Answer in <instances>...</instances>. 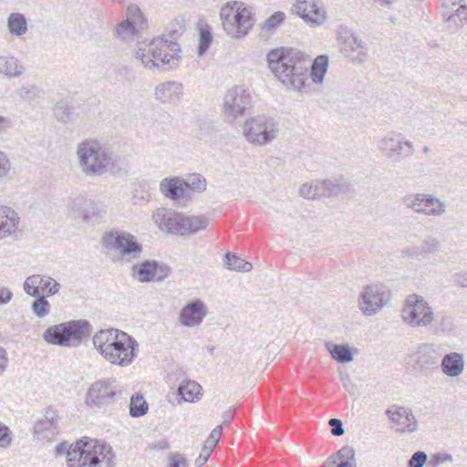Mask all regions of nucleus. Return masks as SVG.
I'll use <instances>...</instances> for the list:
<instances>
[{"label": "nucleus", "mask_w": 467, "mask_h": 467, "mask_svg": "<svg viewBox=\"0 0 467 467\" xmlns=\"http://www.w3.org/2000/svg\"><path fill=\"white\" fill-rule=\"evenodd\" d=\"M266 62L275 78L287 89L307 92L310 57L291 47H281L270 50Z\"/></svg>", "instance_id": "f257e3e1"}, {"label": "nucleus", "mask_w": 467, "mask_h": 467, "mask_svg": "<svg viewBox=\"0 0 467 467\" xmlns=\"http://www.w3.org/2000/svg\"><path fill=\"white\" fill-rule=\"evenodd\" d=\"M92 342L98 352L111 365L126 368L137 357L136 339L119 329H101L93 336Z\"/></svg>", "instance_id": "f03ea898"}, {"label": "nucleus", "mask_w": 467, "mask_h": 467, "mask_svg": "<svg viewBox=\"0 0 467 467\" xmlns=\"http://www.w3.org/2000/svg\"><path fill=\"white\" fill-rule=\"evenodd\" d=\"M57 454H67L68 467H114L112 448L96 440H79L67 447L60 443Z\"/></svg>", "instance_id": "7ed1b4c3"}, {"label": "nucleus", "mask_w": 467, "mask_h": 467, "mask_svg": "<svg viewBox=\"0 0 467 467\" xmlns=\"http://www.w3.org/2000/svg\"><path fill=\"white\" fill-rule=\"evenodd\" d=\"M76 155L78 168L88 177L106 174L115 163L113 151L99 140L85 139L77 144Z\"/></svg>", "instance_id": "20e7f679"}, {"label": "nucleus", "mask_w": 467, "mask_h": 467, "mask_svg": "<svg viewBox=\"0 0 467 467\" xmlns=\"http://www.w3.org/2000/svg\"><path fill=\"white\" fill-rule=\"evenodd\" d=\"M180 52V47L176 42L157 37L150 43H140L136 51V58L150 69L163 66L171 68L178 65Z\"/></svg>", "instance_id": "39448f33"}, {"label": "nucleus", "mask_w": 467, "mask_h": 467, "mask_svg": "<svg viewBox=\"0 0 467 467\" xmlns=\"http://www.w3.org/2000/svg\"><path fill=\"white\" fill-rule=\"evenodd\" d=\"M220 19L225 33L234 38L245 36L254 26L251 10L238 1L223 5L220 11Z\"/></svg>", "instance_id": "423d86ee"}, {"label": "nucleus", "mask_w": 467, "mask_h": 467, "mask_svg": "<svg viewBox=\"0 0 467 467\" xmlns=\"http://www.w3.org/2000/svg\"><path fill=\"white\" fill-rule=\"evenodd\" d=\"M242 135L254 146H265L277 139L279 125L271 117L257 115L244 120L242 125Z\"/></svg>", "instance_id": "0eeeda50"}, {"label": "nucleus", "mask_w": 467, "mask_h": 467, "mask_svg": "<svg viewBox=\"0 0 467 467\" xmlns=\"http://www.w3.org/2000/svg\"><path fill=\"white\" fill-rule=\"evenodd\" d=\"M89 323L86 320L69 321L51 326L43 334L44 339L53 345L69 347L79 342L89 333Z\"/></svg>", "instance_id": "6e6552de"}, {"label": "nucleus", "mask_w": 467, "mask_h": 467, "mask_svg": "<svg viewBox=\"0 0 467 467\" xmlns=\"http://www.w3.org/2000/svg\"><path fill=\"white\" fill-rule=\"evenodd\" d=\"M102 240L104 247L116 252L119 260L130 262L140 258L142 252V245L130 233L111 230L104 234Z\"/></svg>", "instance_id": "1a4fd4ad"}, {"label": "nucleus", "mask_w": 467, "mask_h": 467, "mask_svg": "<svg viewBox=\"0 0 467 467\" xmlns=\"http://www.w3.org/2000/svg\"><path fill=\"white\" fill-rule=\"evenodd\" d=\"M120 396L121 389L113 380H97L88 388L85 403L91 409H101L113 404Z\"/></svg>", "instance_id": "9d476101"}, {"label": "nucleus", "mask_w": 467, "mask_h": 467, "mask_svg": "<svg viewBox=\"0 0 467 467\" xmlns=\"http://www.w3.org/2000/svg\"><path fill=\"white\" fill-rule=\"evenodd\" d=\"M337 41L340 52L347 58L358 64L367 60L368 48L351 29L340 27Z\"/></svg>", "instance_id": "9b49d317"}, {"label": "nucleus", "mask_w": 467, "mask_h": 467, "mask_svg": "<svg viewBox=\"0 0 467 467\" xmlns=\"http://www.w3.org/2000/svg\"><path fill=\"white\" fill-rule=\"evenodd\" d=\"M390 293L383 286L377 285L364 288L358 299V307L367 317L377 315L389 301Z\"/></svg>", "instance_id": "f8f14e48"}, {"label": "nucleus", "mask_w": 467, "mask_h": 467, "mask_svg": "<svg viewBox=\"0 0 467 467\" xmlns=\"http://www.w3.org/2000/svg\"><path fill=\"white\" fill-rule=\"evenodd\" d=\"M251 102L250 89L244 84L235 85L225 95L223 109L226 115L236 119L245 113Z\"/></svg>", "instance_id": "ddd939ff"}, {"label": "nucleus", "mask_w": 467, "mask_h": 467, "mask_svg": "<svg viewBox=\"0 0 467 467\" xmlns=\"http://www.w3.org/2000/svg\"><path fill=\"white\" fill-rule=\"evenodd\" d=\"M23 289L30 296H45L49 297L60 291L61 285L50 275L35 274L26 278Z\"/></svg>", "instance_id": "4468645a"}, {"label": "nucleus", "mask_w": 467, "mask_h": 467, "mask_svg": "<svg viewBox=\"0 0 467 467\" xmlns=\"http://www.w3.org/2000/svg\"><path fill=\"white\" fill-rule=\"evenodd\" d=\"M143 24V16L140 8L130 5L127 9V18L117 26L115 36L125 42L132 41L138 36Z\"/></svg>", "instance_id": "2eb2a0df"}, {"label": "nucleus", "mask_w": 467, "mask_h": 467, "mask_svg": "<svg viewBox=\"0 0 467 467\" xmlns=\"http://www.w3.org/2000/svg\"><path fill=\"white\" fill-rule=\"evenodd\" d=\"M435 314L421 296L410 295V327H427L434 321Z\"/></svg>", "instance_id": "dca6fc26"}, {"label": "nucleus", "mask_w": 467, "mask_h": 467, "mask_svg": "<svg viewBox=\"0 0 467 467\" xmlns=\"http://www.w3.org/2000/svg\"><path fill=\"white\" fill-rule=\"evenodd\" d=\"M409 145L406 135L399 131H389L379 141L378 148L381 154L392 161H399Z\"/></svg>", "instance_id": "f3484780"}, {"label": "nucleus", "mask_w": 467, "mask_h": 467, "mask_svg": "<svg viewBox=\"0 0 467 467\" xmlns=\"http://www.w3.org/2000/svg\"><path fill=\"white\" fill-rule=\"evenodd\" d=\"M410 209L428 216H441L446 212V204L431 194H415Z\"/></svg>", "instance_id": "a211bd4d"}, {"label": "nucleus", "mask_w": 467, "mask_h": 467, "mask_svg": "<svg viewBox=\"0 0 467 467\" xmlns=\"http://www.w3.org/2000/svg\"><path fill=\"white\" fill-rule=\"evenodd\" d=\"M207 316V308L203 301L195 299L187 303L179 314L180 323L186 327H199Z\"/></svg>", "instance_id": "6ab92c4d"}, {"label": "nucleus", "mask_w": 467, "mask_h": 467, "mask_svg": "<svg viewBox=\"0 0 467 467\" xmlns=\"http://www.w3.org/2000/svg\"><path fill=\"white\" fill-rule=\"evenodd\" d=\"M292 11L311 25L320 26L326 20V12L317 5L316 0H297Z\"/></svg>", "instance_id": "aec40b11"}, {"label": "nucleus", "mask_w": 467, "mask_h": 467, "mask_svg": "<svg viewBox=\"0 0 467 467\" xmlns=\"http://www.w3.org/2000/svg\"><path fill=\"white\" fill-rule=\"evenodd\" d=\"M71 210L77 217H79L84 221H88L92 218H100L106 213L104 205L81 196L76 197L72 201Z\"/></svg>", "instance_id": "412c9836"}, {"label": "nucleus", "mask_w": 467, "mask_h": 467, "mask_svg": "<svg viewBox=\"0 0 467 467\" xmlns=\"http://www.w3.org/2000/svg\"><path fill=\"white\" fill-rule=\"evenodd\" d=\"M182 94V84L173 80L161 82L154 89L155 99L163 104L177 105Z\"/></svg>", "instance_id": "4be33fe9"}, {"label": "nucleus", "mask_w": 467, "mask_h": 467, "mask_svg": "<svg viewBox=\"0 0 467 467\" xmlns=\"http://www.w3.org/2000/svg\"><path fill=\"white\" fill-rule=\"evenodd\" d=\"M152 218L161 231L182 235V214L165 208H160L153 213Z\"/></svg>", "instance_id": "5701e85b"}, {"label": "nucleus", "mask_w": 467, "mask_h": 467, "mask_svg": "<svg viewBox=\"0 0 467 467\" xmlns=\"http://www.w3.org/2000/svg\"><path fill=\"white\" fill-rule=\"evenodd\" d=\"M442 5L454 9L451 14H445L446 21L453 29L462 28L467 23V5L462 0H443Z\"/></svg>", "instance_id": "b1692460"}, {"label": "nucleus", "mask_w": 467, "mask_h": 467, "mask_svg": "<svg viewBox=\"0 0 467 467\" xmlns=\"http://www.w3.org/2000/svg\"><path fill=\"white\" fill-rule=\"evenodd\" d=\"M441 242L433 235H426L424 238L415 244L410 249V257L416 259H425L431 254H435L441 251Z\"/></svg>", "instance_id": "393cba45"}, {"label": "nucleus", "mask_w": 467, "mask_h": 467, "mask_svg": "<svg viewBox=\"0 0 467 467\" xmlns=\"http://www.w3.org/2000/svg\"><path fill=\"white\" fill-rule=\"evenodd\" d=\"M57 434V420L53 411H47L34 428V435L39 440L50 441Z\"/></svg>", "instance_id": "a878e982"}, {"label": "nucleus", "mask_w": 467, "mask_h": 467, "mask_svg": "<svg viewBox=\"0 0 467 467\" xmlns=\"http://www.w3.org/2000/svg\"><path fill=\"white\" fill-rule=\"evenodd\" d=\"M464 358L462 353L450 352L441 359V368L444 375L451 378H457L464 370Z\"/></svg>", "instance_id": "bb28decb"}, {"label": "nucleus", "mask_w": 467, "mask_h": 467, "mask_svg": "<svg viewBox=\"0 0 467 467\" xmlns=\"http://www.w3.org/2000/svg\"><path fill=\"white\" fill-rule=\"evenodd\" d=\"M160 192L166 198L178 201L186 193L184 180L180 177L164 178L160 183Z\"/></svg>", "instance_id": "cd10ccee"}, {"label": "nucleus", "mask_w": 467, "mask_h": 467, "mask_svg": "<svg viewBox=\"0 0 467 467\" xmlns=\"http://www.w3.org/2000/svg\"><path fill=\"white\" fill-rule=\"evenodd\" d=\"M26 70L23 63L15 56H0V74L8 78L21 77Z\"/></svg>", "instance_id": "c85d7f7f"}, {"label": "nucleus", "mask_w": 467, "mask_h": 467, "mask_svg": "<svg viewBox=\"0 0 467 467\" xmlns=\"http://www.w3.org/2000/svg\"><path fill=\"white\" fill-rule=\"evenodd\" d=\"M134 275L140 282H150L154 277L161 279L163 275H159V271L164 272L163 267L156 261L146 260L139 265L133 266Z\"/></svg>", "instance_id": "c756f323"}, {"label": "nucleus", "mask_w": 467, "mask_h": 467, "mask_svg": "<svg viewBox=\"0 0 467 467\" xmlns=\"http://www.w3.org/2000/svg\"><path fill=\"white\" fill-rule=\"evenodd\" d=\"M17 223L18 217L13 209L0 206V239L12 234L16 230Z\"/></svg>", "instance_id": "7c9ffc66"}, {"label": "nucleus", "mask_w": 467, "mask_h": 467, "mask_svg": "<svg viewBox=\"0 0 467 467\" xmlns=\"http://www.w3.org/2000/svg\"><path fill=\"white\" fill-rule=\"evenodd\" d=\"M209 219L204 215H182V223L181 225L182 235L194 234L204 230L209 225Z\"/></svg>", "instance_id": "2f4dec72"}, {"label": "nucleus", "mask_w": 467, "mask_h": 467, "mask_svg": "<svg viewBox=\"0 0 467 467\" xmlns=\"http://www.w3.org/2000/svg\"><path fill=\"white\" fill-rule=\"evenodd\" d=\"M328 67V57L327 55H320L314 60L310 58V67L308 77L315 84H322L325 75Z\"/></svg>", "instance_id": "473e14b6"}, {"label": "nucleus", "mask_w": 467, "mask_h": 467, "mask_svg": "<svg viewBox=\"0 0 467 467\" xmlns=\"http://www.w3.org/2000/svg\"><path fill=\"white\" fill-rule=\"evenodd\" d=\"M202 387L195 381L184 380L177 389V395L185 402H193L200 399Z\"/></svg>", "instance_id": "72a5a7b5"}, {"label": "nucleus", "mask_w": 467, "mask_h": 467, "mask_svg": "<svg viewBox=\"0 0 467 467\" xmlns=\"http://www.w3.org/2000/svg\"><path fill=\"white\" fill-rule=\"evenodd\" d=\"M7 29L14 36H22L26 34L27 21L26 16L21 13H11L7 17Z\"/></svg>", "instance_id": "f704fd0d"}, {"label": "nucleus", "mask_w": 467, "mask_h": 467, "mask_svg": "<svg viewBox=\"0 0 467 467\" xmlns=\"http://www.w3.org/2000/svg\"><path fill=\"white\" fill-rule=\"evenodd\" d=\"M326 347L336 361L348 363L353 360V353L348 345H337L328 342L326 344Z\"/></svg>", "instance_id": "c9c22d12"}, {"label": "nucleus", "mask_w": 467, "mask_h": 467, "mask_svg": "<svg viewBox=\"0 0 467 467\" xmlns=\"http://www.w3.org/2000/svg\"><path fill=\"white\" fill-rule=\"evenodd\" d=\"M321 181H312L302 184L299 188V194L305 199L314 200L324 197Z\"/></svg>", "instance_id": "e433bc0d"}, {"label": "nucleus", "mask_w": 467, "mask_h": 467, "mask_svg": "<svg viewBox=\"0 0 467 467\" xmlns=\"http://www.w3.org/2000/svg\"><path fill=\"white\" fill-rule=\"evenodd\" d=\"M224 265L229 270L244 273L250 272L253 268L251 263L232 253L225 254Z\"/></svg>", "instance_id": "4c0bfd02"}, {"label": "nucleus", "mask_w": 467, "mask_h": 467, "mask_svg": "<svg viewBox=\"0 0 467 467\" xmlns=\"http://www.w3.org/2000/svg\"><path fill=\"white\" fill-rule=\"evenodd\" d=\"M18 97L28 102L35 101L43 97V89L36 84H26L17 90Z\"/></svg>", "instance_id": "58836bf2"}, {"label": "nucleus", "mask_w": 467, "mask_h": 467, "mask_svg": "<svg viewBox=\"0 0 467 467\" xmlns=\"http://www.w3.org/2000/svg\"><path fill=\"white\" fill-rule=\"evenodd\" d=\"M148 411V403L140 394H135L130 398V414L131 417L137 418L143 416Z\"/></svg>", "instance_id": "ea45409f"}, {"label": "nucleus", "mask_w": 467, "mask_h": 467, "mask_svg": "<svg viewBox=\"0 0 467 467\" xmlns=\"http://www.w3.org/2000/svg\"><path fill=\"white\" fill-rule=\"evenodd\" d=\"M355 450L349 446H344L335 454L331 455L323 464V467H336L342 458H354Z\"/></svg>", "instance_id": "a19ab883"}, {"label": "nucleus", "mask_w": 467, "mask_h": 467, "mask_svg": "<svg viewBox=\"0 0 467 467\" xmlns=\"http://www.w3.org/2000/svg\"><path fill=\"white\" fill-rule=\"evenodd\" d=\"M213 42L212 29L208 25L199 29V47L198 54L200 56L206 53Z\"/></svg>", "instance_id": "79ce46f5"}, {"label": "nucleus", "mask_w": 467, "mask_h": 467, "mask_svg": "<svg viewBox=\"0 0 467 467\" xmlns=\"http://www.w3.org/2000/svg\"><path fill=\"white\" fill-rule=\"evenodd\" d=\"M321 184L325 192L324 197L336 196L346 190V185L340 180H324Z\"/></svg>", "instance_id": "37998d69"}, {"label": "nucleus", "mask_w": 467, "mask_h": 467, "mask_svg": "<svg viewBox=\"0 0 467 467\" xmlns=\"http://www.w3.org/2000/svg\"><path fill=\"white\" fill-rule=\"evenodd\" d=\"M185 191L187 189L196 192H202L205 191L207 182L205 178L201 174H192L184 180Z\"/></svg>", "instance_id": "c03bdc74"}, {"label": "nucleus", "mask_w": 467, "mask_h": 467, "mask_svg": "<svg viewBox=\"0 0 467 467\" xmlns=\"http://www.w3.org/2000/svg\"><path fill=\"white\" fill-rule=\"evenodd\" d=\"M34 297L36 299L32 303L31 309L33 314L38 317H47L50 311V304L47 300V297L45 296H38Z\"/></svg>", "instance_id": "a18cd8bd"}, {"label": "nucleus", "mask_w": 467, "mask_h": 467, "mask_svg": "<svg viewBox=\"0 0 467 467\" xmlns=\"http://www.w3.org/2000/svg\"><path fill=\"white\" fill-rule=\"evenodd\" d=\"M390 420L397 425L409 426L407 421L409 420V411L407 409L400 407L395 410L389 409L387 410Z\"/></svg>", "instance_id": "49530a36"}, {"label": "nucleus", "mask_w": 467, "mask_h": 467, "mask_svg": "<svg viewBox=\"0 0 467 467\" xmlns=\"http://www.w3.org/2000/svg\"><path fill=\"white\" fill-rule=\"evenodd\" d=\"M13 442V433L10 428L0 421V449H7Z\"/></svg>", "instance_id": "de8ad7c7"}, {"label": "nucleus", "mask_w": 467, "mask_h": 467, "mask_svg": "<svg viewBox=\"0 0 467 467\" xmlns=\"http://www.w3.org/2000/svg\"><path fill=\"white\" fill-rule=\"evenodd\" d=\"M285 15L281 11H277V12L274 13L272 16H270L265 21L264 28L268 31L275 29L285 21Z\"/></svg>", "instance_id": "09e8293b"}, {"label": "nucleus", "mask_w": 467, "mask_h": 467, "mask_svg": "<svg viewBox=\"0 0 467 467\" xmlns=\"http://www.w3.org/2000/svg\"><path fill=\"white\" fill-rule=\"evenodd\" d=\"M168 467H189L186 457L179 452H171L168 455Z\"/></svg>", "instance_id": "8fccbe9b"}, {"label": "nucleus", "mask_w": 467, "mask_h": 467, "mask_svg": "<svg viewBox=\"0 0 467 467\" xmlns=\"http://www.w3.org/2000/svg\"><path fill=\"white\" fill-rule=\"evenodd\" d=\"M453 458L448 453L434 454L427 463V467H437L441 463L452 462Z\"/></svg>", "instance_id": "3c124183"}, {"label": "nucleus", "mask_w": 467, "mask_h": 467, "mask_svg": "<svg viewBox=\"0 0 467 467\" xmlns=\"http://www.w3.org/2000/svg\"><path fill=\"white\" fill-rule=\"evenodd\" d=\"M428 462L426 452L419 451L410 457V467H423Z\"/></svg>", "instance_id": "603ef678"}, {"label": "nucleus", "mask_w": 467, "mask_h": 467, "mask_svg": "<svg viewBox=\"0 0 467 467\" xmlns=\"http://www.w3.org/2000/svg\"><path fill=\"white\" fill-rule=\"evenodd\" d=\"M11 170V162L5 152L0 150V179L7 176Z\"/></svg>", "instance_id": "864d4df0"}, {"label": "nucleus", "mask_w": 467, "mask_h": 467, "mask_svg": "<svg viewBox=\"0 0 467 467\" xmlns=\"http://www.w3.org/2000/svg\"><path fill=\"white\" fill-rule=\"evenodd\" d=\"M13 297L14 294L12 290L4 285H0V306L9 304L13 300Z\"/></svg>", "instance_id": "5fc2aeb1"}, {"label": "nucleus", "mask_w": 467, "mask_h": 467, "mask_svg": "<svg viewBox=\"0 0 467 467\" xmlns=\"http://www.w3.org/2000/svg\"><path fill=\"white\" fill-rule=\"evenodd\" d=\"M328 424L331 426V433L334 436H342L345 433L341 420L336 418L330 419Z\"/></svg>", "instance_id": "6e6d98bb"}, {"label": "nucleus", "mask_w": 467, "mask_h": 467, "mask_svg": "<svg viewBox=\"0 0 467 467\" xmlns=\"http://www.w3.org/2000/svg\"><path fill=\"white\" fill-rule=\"evenodd\" d=\"M222 431H223V425H218L216 426L213 431L212 432L210 433L209 437L207 438V440H209L210 441H212V443H218L220 439H221V436H222Z\"/></svg>", "instance_id": "4d7b16f0"}, {"label": "nucleus", "mask_w": 467, "mask_h": 467, "mask_svg": "<svg viewBox=\"0 0 467 467\" xmlns=\"http://www.w3.org/2000/svg\"><path fill=\"white\" fill-rule=\"evenodd\" d=\"M453 281L458 286L467 288V273L456 274L453 277Z\"/></svg>", "instance_id": "13d9d810"}, {"label": "nucleus", "mask_w": 467, "mask_h": 467, "mask_svg": "<svg viewBox=\"0 0 467 467\" xmlns=\"http://www.w3.org/2000/svg\"><path fill=\"white\" fill-rule=\"evenodd\" d=\"M8 358L5 348L0 347V376L4 373L7 367Z\"/></svg>", "instance_id": "bf43d9fd"}, {"label": "nucleus", "mask_w": 467, "mask_h": 467, "mask_svg": "<svg viewBox=\"0 0 467 467\" xmlns=\"http://www.w3.org/2000/svg\"><path fill=\"white\" fill-rule=\"evenodd\" d=\"M170 443L166 439H161L151 444V448L156 451H165L170 449Z\"/></svg>", "instance_id": "052dcab7"}, {"label": "nucleus", "mask_w": 467, "mask_h": 467, "mask_svg": "<svg viewBox=\"0 0 467 467\" xmlns=\"http://www.w3.org/2000/svg\"><path fill=\"white\" fill-rule=\"evenodd\" d=\"M341 380L343 382L345 389L348 390L349 393H354L355 385L351 382L348 375L342 376Z\"/></svg>", "instance_id": "680f3d73"}, {"label": "nucleus", "mask_w": 467, "mask_h": 467, "mask_svg": "<svg viewBox=\"0 0 467 467\" xmlns=\"http://www.w3.org/2000/svg\"><path fill=\"white\" fill-rule=\"evenodd\" d=\"M210 452L203 451L202 450V452L200 453L199 457L195 461V464L197 467H202L209 459Z\"/></svg>", "instance_id": "e2e57ef3"}, {"label": "nucleus", "mask_w": 467, "mask_h": 467, "mask_svg": "<svg viewBox=\"0 0 467 467\" xmlns=\"http://www.w3.org/2000/svg\"><path fill=\"white\" fill-rule=\"evenodd\" d=\"M336 467H356L355 457L342 458Z\"/></svg>", "instance_id": "0e129e2a"}, {"label": "nucleus", "mask_w": 467, "mask_h": 467, "mask_svg": "<svg viewBox=\"0 0 467 467\" xmlns=\"http://www.w3.org/2000/svg\"><path fill=\"white\" fill-rule=\"evenodd\" d=\"M11 126V120L0 115V133L6 131Z\"/></svg>", "instance_id": "69168bd1"}, {"label": "nucleus", "mask_w": 467, "mask_h": 467, "mask_svg": "<svg viewBox=\"0 0 467 467\" xmlns=\"http://www.w3.org/2000/svg\"><path fill=\"white\" fill-rule=\"evenodd\" d=\"M216 443H212L209 440H206L204 444L202 445V451L210 452V454L213 452V449L215 448Z\"/></svg>", "instance_id": "338daca9"}, {"label": "nucleus", "mask_w": 467, "mask_h": 467, "mask_svg": "<svg viewBox=\"0 0 467 467\" xmlns=\"http://www.w3.org/2000/svg\"><path fill=\"white\" fill-rule=\"evenodd\" d=\"M419 362H422L424 364H429V365H431V364H434L436 361H435V358L430 357L429 358L427 359H424V360H420V358L419 357Z\"/></svg>", "instance_id": "774afa93"}]
</instances>
